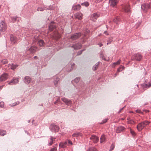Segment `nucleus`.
Listing matches in <instances>:
<instances>
[{"mask_svg":"<svg viewBox=\"0 0 151 151\" xmlns=\"http://www.w3.org/2000/svg\"><path fill=\"white\" fill-rule=\"evenodd\" d=\"M120 61H121V60H120L119 59L117 62L114 63H113L112 64V65H111L112 67L113 68H114L115 67V66L116 65H119L120 63Z\"/></svg>","mask_w":151,"mask_h":151,"instance_id":"cd10ccee","label":"nucleus"},{"mask_svg":"<svg viewBox=\"0 0 151 151\" xmlns=\"http://www.w3.org/2000/svg\"><path fill=\"white\" fill-rule=\"evenodd\" d=\"M110 40H108V41H107V44H110V43H111V42L112 41V40L111 39H109Z\"/></svg>","mask_w":151,"mask_h":151,"instance_id":"5fc2aeb1","label":"nucleus"},{"mask_svg":"<svg viewBox=\"0 0 151 151\" xmlns=\"http://www.w3.org/2000/svg\"><path fill=\"white\" fill-rule=\"evenodd\" d=\"M113 21L116 23V24H118V22L119 21V19L118 17H116L113 20Z\"/></svg>","mask_w":151,"mask_h":151,"instance_id":"e433bc0d","label":"nucleus"},{"mask_svg":"<svg viewBox=\"0 0 151 151\" xmlns=\"http://www.w3.org/2000/svg\"><path fill=\"white\" fill-rule=\"evenodd\" d=\"M20 103V102L19 101H17L16 102H15L14 103V104H15V105H18Z\"/></svg>","mask_w":151,"mask_h":151,"instance_id":"13d9d810","label":"nucleus"},{"mask_svg":"<svg viewBox=\"0 0 151 151\" xmlns=\"http://www.w3.org/2000/svg\"><path fill=\"white\" fill-rule=\"evenodd\" d=\"M10 106L11 107L15 106V104H14V103L12 104H10Z\"/></svg>","mask_w":151,"mask_h":151,"instance_id":"052dcab7","label":"nucleus"},{"mask_svg":"<svg viewBox=\"0 0 151 151\" xmlns=\"http://www.w3.org/2000/svg\"><path fill=\"white\" fill-rule=\"evenodd\" d=\"M80 80V78L79 77H77L76 78H75L74 80L72 81V82L73 83V82H75L76 83H77L79 82Z\"/></svg>","mask_w":151,"mask_h":151,"instance_id":"ea45409f","label":"nucleus"},{"mask_svg":"<svg viewBox=\"0 0 151 151\" xmlns=\"http://www.w3.org/2000/svg\"><path fill=\"white\" fill-rule=\"evenodd\" d=\"M142 123L143 124V126L145 127L146 126L149 124L150 122L148 121H145L142 122Z\"/></svg>","mask_w":151,"mask_h":151,"instance_id":"58836bf2","label":"nucleus"},{"mask_svg":"<svg viewBox=\"0 0 151 151\" xmlns=\"http://www.w3.org/2000/svg\"><path fill=\"white\" fill-rule=\"evenodd\" d=\"M104 33L107 35H109V34L107 32L106 30L104 31Z\"/></svg>","mask_w":151,"mask_h":151,"instance_id":"4d7b16f0","label":"nucleus"},{"mask_svg":"<svg viewBox=\"0 0 151 151\" xmlns=\"http://www.w3.org/2000/svg\"><path fill=\"white\" fill-rule=\"evenodd\" d=\"M56 28V26L54 23L53 22H51L49 25V28L50 31H52Z\"/></svg>","mask_w":151,"mask_h":151,"instance_id":"6ab92c4d","label":"nucleus"},{"mask_svg":"<svg viewBox=\"0 0 151 151\" xmlns=\"http://www.w3.org/2000/svg\"><path fill=\"white\" fill-rule=\"evenodd\" d=\"M118 2V0H109L110 6L114 7L116 6Z\"/></svg>","mask_w":151,"mask_h":151,"instance_id":"ddd939ff","label":"nucleus"},{"mask_svg":"<svg viewBox=\"0 0 151 151\" xmlns=\"http://www.w3.org/2000/svg\"><path fill=\"white\" fill-rule=\"evenodd\" d=\"M37 58V56H35L34 57V58L35 59H36Z\"/></svg>","mask_w":151,"mask_h":151,"instance_id":"774afa93","label":"nucleus"},{"mask_svg":"<svg viewBox=\"0 0 151 151\" xmlns=\"http://www.w3.org/2000/svg\"><path fill=\"white\" fill-rule=\"evenodd\" d=\"M61 100L67 105H69L72 104V101L68 99L65 97L61 98Z\"/></svg>","mask_w":151,"mask_h":151,"instance_id":"f8f14e48","label":"nucleus"},{"mask_svg":"<svg viewBox=\"0 0 151 151\" xmlns=\"http://www.w3.org/2000/svg\"><path fill=\"white\" fill-rule=\"evenodd\" d=\"M142 58V56L141 55L137 53L134 54L132 56L131 60H136L139 61L141 60Z\"/></svg>","mask_w":151,"mask_h":151,"instance_id":"7ed1b4c3","label":"nucleus"},{"mask_svg":"<svg viewBox=\"0 0 151 151\" xmlns=\"http://www.w3.org/2000/svg\"><path fill=\"white\" fill-rule=\"evenodd\" d=\"M20 78V77H14L11 81H8L7 82L8 83V84L10 85H16L18 83Z\"/></svg>","mask_w":151,"mask_h":151,"instance_id":"f257e3e1","label":"nucleus"},{"mask_svg":"<svg viewBox=\"0 0 151 151\" xmlns=\"http://www.w3.org/2000/svg\"><path fill=\"white\" fill-rule=\"evenodd\" d=\"M63 143L64 144V145H66V146L67 145L68 143L67 140H66V141H65V142L64 143Z\"/></svg>","mask_w":151,"mask_h":151,"instance_id":"bf43d9fd","label":"nucleus"},{"mask_svg":"<svg viewBox=\"0 0 151 151\" xmlns=\"http://www.w3.org/2000/svg\"><path fill=\"white\" fill-rule=\"evenodd\" d=\"M81 5L80 4L74 5L72 6V9L74 10L78 11L81 9Z\"/></svg>","mask_w":151,"mask_h":151,"instance_id":"412c9836","label":"nucleus"},{"mask_svg":"<svg viewBox=\"0 0 151 151\" xmlns=\"http://www.w3.org/2000/svg\"><path fill=\"white\" fill-rule=\"evenodd\" d=\"M58 101V100H57V101H55V102H54V104H56V103Z\"/></svg>","mask_w":151,"mask_h":151,"instance_id":"338daca9","label":"nucleus"},{"mask_svg":"<svg viewBox=\"0 0 151 151\" xmlns=\"http://www.w3.org/2000/svg\"><path fill=\"white\" fill-rule=\"evenodd\" d=\"M75 64L74 63H71L69 65L70 66L71 68L70 69H68L67 70L68 72L70 71L73 68V66H74Z\"/></svg>","mask_w":151,"mask_h":151,"instance_id":"f704fd0d","label":"nucleus"},{"mask_svg":"<svg viewBox=\"0 0 151 151\" xmlns=\"http://www.w3.org/2000/svg\"><path fill=\"white\" fill-rule=\"evenodd\" d=\"M141 8L144 11L146 12L148 9H151V6L150 3L145 4L141 5Z\"/></svg>","mask_w":151,"mask_h":151,"instance_id":"39448f33","label":"nucleus"},{"mask_svg":"<svg viewBox=\"0 0 151 151\" xmlns=\"http://www.w3.org/2000/svg\"><path fill=\"white\" fill-rule=\"evenodd\" d=\"M98 44L99 45V46L100 47H101L103 45L101 43H99V44Z\"/></svg>","mask_w":151,"mask_h":151,"instance_id":"680f3d73","label":"nucleus"},{"mask_svg":"<svg viewBox=\"0 0 151 151\" xmlns=\"http://www.w3.org/2000/svg\"><path fill=\"white\" fill-rule=\"evenodd\" d=\"M31 80V78L28 76H26L23 79L24 82L26 84H28L30 83Z\"/></svg>","mask_w":151,"mask_h":151,"instance_id":"a211bd4d","label":"nucleus"},{"mask_svg":"<svg viewBox=\"0 0 151 151\" xmlns=\"http://www.w3.org/2000/svg\"><path fill=\"white\" fill-rule=\"evenodd\" d=\"M82 6H85L86 7H87L89 5V4L87 2H85L81 4Z\"/></svg>","mask_w":151,"mask_h":151,"instance_id":"c03bdc74","label":"nucleus"},{"mask_svg":"<svg viewBox=\"0 0 151 151\" xmlns=\"http://www.w3.org/2000/svg\"><path fill=\"white\" fill-rule=\"evenodd\" d=\"M87 151H98L96 148L94 147L89 148Z\"/></svg>","mask_w":151,"mask_h":151,"instance_id":"72a5a7b5","label":"nucleus"},{"mask_svg":"<svg viewBox=\"0 0 151 151\" xmlns=\"http://www.w3.org/2000/svg\"><path fill=\"white\" fill-rule=\"evenodd\" d=\"M20 20H21L20 18L18 17V18H17V20L16 21H17L18 24H19V23H20Z\"/></svg>","mask_w":151,"mask_h":151,"instance_id":"864d4df0","label":"nucleus"},{"mask_svg":"<svg viewBox=\"0 0 151 151\" xmlns=\"http://www.w3.org/2000/svg\"><path fill=\"white\" fill-rule=\"evenodd\" d=\"M37 44L40 46L41 47L44 45L45 43L43 40H41L38 41Z\"/></svg>","mask_w":151,"mask_h":151,"instance_id":"a878e982","label":"nucleus"},{"mask_svg":"<svg viewBox=\"0 0 151 151\" xmlns=\"http://www.w3.org/2000/svg\"><path fill=\"white\" fill-rule=\"evenodd\" d=\"M81 35L80 32L75 33L71 36L70 38L72 40H75L80 37Z\"/></svg>","mask_w":151,"mask_h":151,"instance_id":"423d86ee","label":"nucleus"},{"mask_svg":"<svg viewBox=\"0 0 151 151\" xmlns=\"http://www.w3.org/2000/svg\"><path fill=\"white\" fill-rule=\"evenodd\" d=\"M53 8V7L52 5H50L48 6H44L43 8L40 7H38L37 10L38 11H43L45 10H52Z\"/></svg>","mask_w":151,"mask_h":151,"instance_id":"20e7f679","label":"nucleus"},{"mask_svg":"<svg viewBox=\"0 0 151 151\" xmlns=\"http://www.w3.org/2000/svg\"><path fill=\"white\" fill-rule=\"evenodd\" d=\"M11 18L12 20V22L13 23H14L17 21L18 17L17 16L12 17H11Z\"/></svg>","mask_w":151,"mask_h":151,"instance_id":"473e14b6","label":"nucleus"},{"mask_svg":"<svg viewBox=\"0 0 151 151\" xmlns=\"http://www.w3.org/2000/svg\"><path fill=\"white\" fill-rule=\"evenodd\" d=\"M83 14L81 13L78 12L75 14V17L78 19H81L82 18Z\"/></svg>","mask_w":151,"mask_h":151,"instance_id":"4be33fe9","label":"nucleus"},{"mask_svg":"<svg viewBox=\"0 0 151 151\" xmlns=\"http://www.w3.org/2000/svg\"><path fill=\"white\" fill-rule=\"evenodd\" d=\"M130 132L131 134H132L133 136H135L136 135L135 132L131 129H130Z\"/></svg>","mask_w":151,"mask_h":151,"instance_id":"a18cd8bd","label":"nucleus"},{"mask_svg":"<svg viewBox=\"0 0 151 151\" xmlns=\"http://www.w3.org/2000/svg\"><path fill=\"white\" fill-rule=\"evenodd\" d=\"M123 11L126 12H129L130 11V6L129 4H124L122 6Z\"/></svg>","mask_w":151,"mask_h":151,"instance_id":"1a4fd4ad","label":"nucleus"},{"mask_svg":"<svg viewBox=\"0 0 151 151\" xmlns=\"http://www.w3.org/2000/svg\"><path fill=\"white\" fill-rule=\"evenodd\" d=\"M68 143V145H72L73 143L70 140L68 139L67 140Z\"/></svg>","mask_w":151,"mask_h":151,"instance_id":"8fccbe9b","label":"nucleus"},{"mask_svg":"<svg viewBox=\"0 0 151 151\" xmlns=\"http://www.w3.org/2000/svg\"><path fill=\"white\" fill-rule=\"evenodd\" d=\"M143 125L142 122H141L137 125V128L139 131L140 132L145 127Z\"/></svg>","mask_w":151,"mask_h":151,"instance_id":"f3484780","label":"nucleus"},{"mask_svg":"<svg viewBox=\"0 0 151 151\" xmlns=\"http://www.w3.org/2000/svg\"><path fill=\"white\" fill-rule=\"evenodd\" d=\"M90 139L93 141L95 143H97L99 140V137L95 135H92L90 137Z\"/></svg>","mask_w":151,"mask_h":151,"instance_id":"9b49d317","label":"nucleus"},{"mask_svg":"<svg viewBox=\"0 0 151 151\" xmlns=\"http://www.w3.org/2000/svg\"><path fill=\"white\" fill-rule=\"evenodd\" d=\"M136 111L138 113H140V114H142L143 113V112L142 111L139 109H137L136 110Z\"/></svg>","mask_w":151,"mask_h":151,"instance_id":"3c124183","label":"nucleus"},{"mask_svg":"<svg viewBox=\"0 0 151 151\" xmlns=\"http://www.w3.org/2000/svg\"><path fill=\"white\" fill-rule=\"evenodd\" d=\"M59 127L55 123H52L49 127V129L52 132H58L59 129Z\"/></svg>","mask_w":151,"mask_h":151,"instance_id":"f03ea898","label":"nucleus"},{"mask_svg":"<svg viewBox=\"0 0 151 151\" xmlns=\"http://www.w3.org/2000/svg\"><path fill=\"white\" fill-rule=\"evenodd\" d=\"M124 68V66L121 65L120 67L118 69L117 71L119 72L122 71Z\"/></svg>","mask_w":151,"mask_h":151,"instance_id":"79ce46f5","label":"nucleus"},{"mask_svg":"<svg viewBox=\"0 0 151 151\" xmlns=\"http://www.w3.org/2000/svg\"><path fill=\"white\" fill-rule=\"evenodd\" d=\"M100 56L101 58L103 60H104L108 61L109 60V59H108L107 60L104 57V55L102 53H101Z\"/></svg>","mask_w":151,"mask_h":151,"instance_id":"37998d69","label":"nucleus"},{"mask_svg":"<svg viewBox=\"0 0 151 151\" xmlns=\"http://www.w3.org/2000/svg\"><path fill=\"white\" fill-rule=\"evenodd\" d=\"M59 78L57 77L54 79V83L55 86H57L58 83L59 81Z\"/></svg>","mask_w":151,"mask_h":151,"instance_id":"c85d7f7f","label":"nucleus"},{"mask_svg":"<svg viewBox=\"0 0 151 151\" xmlns=\"http://www.w3.org/2000/svg\"><path fill=\"white\" fill-rule=\"evenodd\" d=\"M4 86V85L1 86H0V88L1 89H2V88Z\"/></svg>","mask_w":151,"mask_h":151,"instance_id":"e2e57ef3","label":"nucleus"},{"mask_svg":"<svg viewBox=\"0 0 151 151\" xmlns=\"http://www.w3.org/2000/svg\"><path fill=\"white\" fill-rule=\"evenodd\" d=\"M8 63V60L7 59H4L1 60L0 63V65H4L7 63Z\"/></svg>","mask_w":151,"mask_h":151,"instance_id":"393cba45","label":"nucleus"},{"mask_svg":"<svg viewBox=\"0 0 151 151\" xmlns=\"http://www.w3.org/2000/svg\"><path fill=\"white\" fill-rule=\"evenodd\" d=\"M50 141L49 142L48 145H51L53 143V137L52 136H50Z\"/></svg>","mask_w":151,"mask_h":151,"instance_id":"4c0bfd02","label":"nucleus"},{"mask_svg":"<svg viewBox=\"0 0 151 151\" xmlns=\"http://www.w3.org/2000/svg\"><path fill=\"white\" fill-rule=\"evenodd\" d=\"M82 134L81 133H80L79 132H76L74 133H73L72 135V136L73 137H78V136H82Z\"/></svg>","mask_w":151,"mask_h":151,"instance_id":"b1692460","label":"nucleus"},{"mask_svg":"<svg viewBox=\"0 0 151 151\" xmlns=\"http://www.w3.org/2000/svg\"><path fill=\"white\" fill-rule=\"evenodd\" d=\"M9 77L8 74L7 73H4L2 74L0 77V81L1 82L6 80Z\"/></svg>","mask_w":151,"mask_h":151,"instance_id":"0eeeda50","label":"nucleus"},{"mask_svg":"<svg viewBox=\"0 0 151 151\" xmlns=\"http://www.w3.org/2000/svg\"><path fill=\"white\" fill-rule=\"evenodd\" d=\"M105 139L106 138L105 136L104 135H102L100 138V143H102L105 142Z\"/></svg>","mask_w":151,"mask_h":151,"instance_id":"c756f323","label":"nucleus"},{"mask_svg":"<svg viewBox=\"0 0 151 151\" xmlns=\"http://www.w3.org/2000/svg\"><path fill=\"white\" fill-rule=\"evenodd\" d=\"M56 139V138L55 137H53V141H54L55 140V139Z\"/></svg>","mask_w":151,"mask_h":151,"instance_id":"69168bd1","label":"nucleus"},{"mask_svg":"<svg viewBox=\"0 0 151 151\" xmlns=\"http://www.w3.org/2000/svg\"><path fill=\"white\" fill-rule=\"evenodd\" d=\"M58 146L57 144H56L55 145L53 148L51 149L50 151H57V147Z\"/></svg>","mask_w":151,"mask_h":151,"instance_id":"c9c22d12","label":"nucleus"},{"mask_svg":"<svg viewBox=\"0 0 151 151\" xmlns=\"http://www.w3.org/2000/svg\"><path fill=\"white\" fill-rule=\"evenodd\" d=\"M107 121V119H105L104 120H103L102 121V122H101L100 124H102L103 123H106Z\"/></svg>","mask_w":151,"mask_h":151,"instance_id":"603ef678","label":"nucleus"},{"mask_svg":"<svg viewBox=\"0 0 151 151\" xmlns=\"http://www.w3.org/2000/svg\"><path fill=\"white\" fill-rule=\"evenodd\" d=\"M82 47L81 44L80 43H78L76 44L73 45L71 46V47L74 48V50H77L80 49Z\"/></svg>","mask_w":151,"mask_h":151,"instance_id":"2eb2a0df","label":"nucleus"},{"mask_svg":"<svg viewBox=\"0 0 151 151\" xmlns=\"http://www.w3.org/2000/svg\"><path fill=\"white\" fill-rule=\"evenodd\" d=\"M99 62H98L96 63V64L94 65L93 67V70H96L98 68L99 66Z\"/></svg>","mask_w":151,"mask_h":151,"instance_id":"bb28decb","label":"nucleus"},{"mask_svg":"<svg viewBox=\"0 0 151 151\" xmlns=\"http://www.w3.org/2000/svg\"><path fill=\"white\" fill-rule=\"evenodd\" d=\"M99 14L98 13H94L91 15V19L93 21H95L99 17Z\"/></svg>","mask_w":151,"mask_h":151,"instance_id":"9d476101","label":"nucleus"},{"mask_svg":"<svg viewBox=\"0 0 151 151\" xmlns=\"http://www.w3.org/2000/svg\"><path fill=\"white\" fill-rule=\"evenodd\" d=\"M4 106V102L3 101L0 102V107L3 108Z\"/></svg>","mask_w":151,"mask_h":151,"instance_id":"09e8293b","label":"nucleus"},{"mask_svg":"<svg viewBox=\"0 0 151 151\" xmlns=\"http://www.w3.org/2000/svg\"><path fill=\"white\" fill-rule=\"evenodd\" d=\"M59 147L60 148H65L66 147V146L64 144L63 142H61L59 144Z\"/></svg>","mask_w":151,"mask_h":151,"instance_id":"7c9ffc66","label":"nucleus"},{"mask_svg":"<svg viewBox=\"0 0 151 151\" xmlns=\"http://www.w3.org/2000/svg\"><path fill=\"white\" fill-rule=\"evenodd\" d=\"M6 131L0 129V136H4L6 134Z\"/></svg>","mask_w":151,"mask_h":151,"instance_id":"2f4dec72","label":"nucleus"},{"mask_svg":"<svg viewBox=\"0 0 151 151\" xmlns=\"http://www.w3.org/2000/svg\"><path fill=\"white\" fill-rule=\"evenodd\" d=\"M103 0H94L95 2H96V3L99 2H100L102 1Z\"/></svg>","mask_w":151,"mask_h":151,"instance_id":"6e6d98bb","label":"nucleus"},{"mask_svg":"<svg viewBox=\"0 0 151 151\" xmlns=\"http://www.w3.org/2000/svg\"><path fill=\"white\" fill-rule=\"evenodd\" d=\"M37 49V47L34 46H32L29 48L27 49V50H29L31 53L35 52Z\"/></svg>","mask_w":151,"mask_h":151,"instance_id":"dca6fc26","label":"nucleus"},{"mask_svg":"<svg viewBox=\"0 0 151 151\" xmlns=\"http://www.w3.org/2000/svg\"><path fill=\"white\" fill-rule=\"evenodd\" d=\"M124 108V107H123V108H122V109H120V111H119V112H120L121 111V110H122Z\"/></svg>","mask_w":151,"mask_h":151,"instance_id":"0e129e2a","label":"nucleus"},{"mask_svg":"<svg viewBox=\"0 0 151 151\" xmlns=\"http://www.w3.org/2000/svg\"><path fill=\"white\" fill-rule=\"evenodd\" d=\"M85 50V49H84L83 50H80V51H79L77 53V55H81L82 54V52L83 51Z\"/></svg>","mask_w":151,"mask_h":151,"instance_id":"de8ad7c7","label":"nucleus"},{"mask_svg":"<svg viewBox=\"0 0 151 151\" xmlns=\"http://www.w3.org/2000/svg\"><path fill=\"white\" fill-rule=\"evenodd\" d=\"M6 29V25L3 21H2L0 24V31L4 32Z\"/></svg>","mask_w":151,"mask_h":151,"instance_id":"6e6552de","label":"nucleus"},{"mask_svg":"<svg viewBox=\"0 0 151 151\" xmlns=\"http://www.w3.org/2000/svg\"><path fill=\"white\" fill-rule=\"evenodd\" d=\"M8 66L9 67L10 65L11 67L10 68L13 70L15 69L19 66L17 64H8Z\"/></svg>","mask_w":151,"mask_h":151,"instance_id":"5701e85b","label":"nucleus"},{"mask_svg":"<svg viewBox=\"0 0 151 151\" xmlns=\"http://www.w3.org/2000/svg\"><path fill=\"white\" fill-rule=\"evenodd\" d=\"M114 148V144H112L110 147L109 151H112Z\"/></svg>","mask_w":151,"mask_h":151,"instance_id":"49530a36","label":"nucleus"},{"mask_svg":"<svg viewBox=\"0 0 151 151\" xmlns=\"http://www.w3.org/2000/svg\"><path fill=\"white\" fill-rule=\"evenodd\" d=\"M146 88H148L150 87L151 86V83H147L144 84L143 85Z\"/></svg>","mask_w":151,"mask_h":151,"instance_id":"a19ab883","label":"nucleus"},{"mask_svg":"<svg viewBox=\"0 0 151 151\" xmlns=\"http://www.w3.org/2000/svg\"><path fill=\"white\" fill-rule=\"evenodd\" d=\"M10 40L12 43L14 44L16 42L17 39L16 37L11 35L10 36Z\"/></svg>","mask_w":151,"mask_h":151,"instance_id":"aec40b11","label":"nucleus"},{"mask_svg":"<svg viewBox=\"0 0 151 151\" xmlns=\"http://www.w3.org/2000/svg\"><path fill=\"white\" fill-rule=\"evenodd\" d=\"M125 128L122 126H120L117 127L116 129V131L117 133H120L123 130H124Z\"/></svg>","mask_w":151,"mask_h":151,"instance_id":"4468645a","label":"nucleus"}]
</instances>
